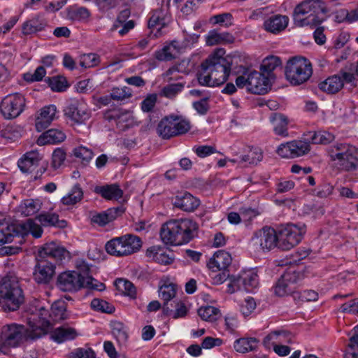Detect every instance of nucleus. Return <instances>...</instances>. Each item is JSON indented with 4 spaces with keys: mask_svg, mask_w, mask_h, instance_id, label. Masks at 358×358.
Masks as SVG:
<instances>
[{
    "mask_svg": "<svg viewBox=\"0 0 358 358\" xmlns=\"http://www.w3.org/2000/svg\"><path fill=\"white\" fill-rule=\"evenodd\" d=\"M55 273V264L48 259L37 258V264L35 266L34 277L38 283H48Z\"/></svg>",
    "mask_w": 358,
    "mask_h": 358,
    "instance_id": "obj_17",
    "label": "nucleus"
},
{
    "mask_svg": "<svg viewBox=\"0 0 358 358\" xmlns=\"http://www.w3.org/2000/svg\"><path fill=\"white\" fill-rule=\"evenodd\" d=\"M113 334L120 344L124 343L128 338L125 327L120 322H115L113 324Z\"/></svg>",
    "mask_w": 358,
    "mask_h": 358,
    "instance_id": "obj_51",
    "label": "nucleus"
},
{
    "mask_svg": "<svg viewBox=\"0 0 358 358\" xmlns=\"http://www.w3.org/2000/svg\"><path fill=\"white\" fill-rule=\"evenodd\" d=\"M329 154L331 160L339 170L352 171L358 169V148L355 146L338 143L329 148Z\"/></svg>",
    "mask_w": 358,
    "mask_h": 358,
    "instance_id": "obj_4",
    "label": "nucleus"
},
{
    "mask_svg": "<svg viewBox=\"0 0 358 358\" xmlns=\"http://www.w3.org/2000/svg\"><path fill=\"white\" fill-rule=\"evenodd\" d=\"M24 301V293L17 277L7 274L0 283V306L6 312L15 311Z\"/></svg>",
    "mask_w": 358,
    "mask_h": 358,
    "instance_id": "obj_3",
    "label": "nucleus"
},
{
    "mask_svg": "<svg viewBox=\"0 0 358 358\" xmlns=\"http://www.w3.org/2000/svg\"><path fill=\"white\" fill-rule=\"evenodd\" d=\"M99 62V56L95 53L84 54L80 57V65L84 69L96 66Z\"/></svg>",
    "mask_w": 358,
    "mask_h": 358,
    "instance_id": "obj_49",
    "label": "nucleus"
},
{
    "mask_svg": "<svg viewBox=\"0 0 358 358\" xmlns=\"http://www.w3.org/2000/svg\"><path fill=\"white\" fill-rule=\"evenodd\" d=\"M262 152L259 149L250 150L247 155L241 157V162H247L249 164L257 165L262 159Z\"/></svg>",
    "mask_w": 358,
    "mask_h": 358,
    "instance_id": "obj_55",
    "label": "nucleus"
},
{
    "mask_svg": "<svg viewBox=\"0 0 358 358\" xmlns=\"http://www.w3.org/2000/svg\"><path fill=\"white\" fill-rule=\"evenodd\" d=\"M36 218L38 220L40 223L45 227L56 226L59 228H64L66 226V221L59 220L58 215L55 213L40 214Z\"/></svg>",
    "mask_w": 358,
    "mask_h": 358,
    "instance_id": "obj_36",
    "label": "nucleus"
},
{
    "mask_svg": "<svg viewBox=\"0 0 358 358\" xmlns=\"http://www.w3.org/2000/svg\"><path fill=\"white\" fill-rule=\"evenodd\" d=\"M183 87L184 85L182 83L171 84L164 87L162 92L164 96L167 98H173L180 92Z\"/></svg>",
    "mask_w": 358,
    "mask_h": 358,
    "instance_id": "obj_61",
    "label": "nucleus"
},
{
    "mask_svg": "<svg viewBox=\"0 0 358 358\" xmlns=\"http://www.w3.org/2000/svg\"><path fill=\"white\" fill-rule=\"evenodd\" d=\"M281 64V61L279 57L271 56L265 58L260 66V70L262 73L268 77L270 74L275 69L276 67Z\"/></svg>",
    "mask_w": 358,
    "mask_h": 358,
    "instance_id": "obj_41",
    "label": "nucleus"
},
{
    "mask_svg": "<svg viewBox=\"0 0 358 358\" xmlns=\"http://www.w3.org/2000/svg\"><path fill=\"white\" fill-rule=\"evenodd\" d=\"M66 138L65 134L59 129H51L43 132L37 139L38 145L47 144H56L64 141Z\"/></svg>",
    "mask_w": 358,
    "mask_h": 358,
    "instance_id": "obj_27",
    "label": "nucleus"
},
{
    "mask_svg": "<svg viewBox=\"0 0 358 358\" xmlns=\"http://www.w3.org/2000/svg\"><path fill=\"white\" fill-rule=\"evenodd\" d=\"M57 107L55 105L44 106L39 111L35 120V127L38 131L48 127L56 118Z\"/></svg>",
    "mask_w": 358,
    "mask_h": 358,
    "instance_id": "obj_19",
    "label": "nucleus"
},
{
    "mask_svg": "<svg viewBox=\"0 0 358 358\" xmlns=\"http://www.w3.org/2000/svg\"><path fill=\"white\" fill-rule=\"evenodd\" d=\"M73 154L76 157L82 159L84 163H88L93 157L92 150L84 146H80L73 150Z\"/></svg>",
    "mask_w": 358,
    "mask_h": 358,
    "instance_id": "obj_59",
    "label": "nucleus"
},
{
    "mask_svg": "<svg viewBox=\"0 0 358 358\" xmlns=\"http://www.w3.org/2000/svg\"><path fill=\"white\" fill-rule=\"evenodd\" d=\"M76 271L64 272L57 278V286L64 292L76 291L81 287H85L83 279Z\"/></svg>",
    "mask_w": 358,
    "mask_h": 358,
    "instance_id": "obj_16",
    "label": "nucleus"
},
{
    "mask_svg": "<svg viewBox=\"0 0 358 358\" xmlns=\"http://www.w3.org/2000/svg\"><path fill=\"white\" fill-rule=\"evenodd\" d=\"M31 327H25L21 324H11L2 327L0 332V341L5 347H16L19 345L24 339L30 338Z\"/></svg>",
    "mask_w": 358,
    "mask_h": 358,
    "instance_id": "obj_8",
    "label": "nucleus"
},
{
    "mask_svg": "<svg viewBox=\"0 0 358 358\" xmlns=\"http://www.w3.org/2000/svg\"><path fill=\"white\" fill-rule=\"evenodd\" d=\"M243 289L247 292L252 291L258 285V276L252 271L243 273Z\"/></svg>",
    "mask_w": 358,
    "mask_h": 358,
    "instance_id": "obj_48",
    "label": "nucleus"
},
{
    "mask_svg": "<svg viewBox=\"0 0 358 358\" xmlns=\"http://www.w3.org/2000/svg\"><path fill=\"white\" fill-rule=\"evenodd\" d=\"M304 226L299 227L293 224L281 226L277 230L278 248L289 250L299 244L305 233Z\"/></svg>",
    "mask_w": 358,
    "mask_h": 358,
    "instance_id": "obj_9",
    "label": "nucleus"
},
{
    "mask_svg": "<svg viewBox=\"0 0 358 358\" xmlns=\"http://www.w3.org/2000/svg\"><path fill=\"white\" fill-rule=\"evenodd\" d=\"M68 255L69 252L64 248L59 246L53 242L44 245L38 250V257L48 260L52 259L55 261H61Z\"/></svg>",
    "mask_w": 358,
    "mask_h": 358,
    "instance_id": "obj_20",
    "label": "nucleus"
},
{
    "mask_svg": "<svg viewBox=\"0 0 358 358\" xmlns=\"http://www.w3.org/2000/svg\"><path fill=\"white\" fill-rule=\"evenodd\" d=\"M358 357V325L354 329V333L350 338L345 358H357Z\"/></svg>",
    "mask_w": 358,
    "mask_h": 358,
    "instance_id": "obj_43",
    "label": "nucleus"
},
{
    "mask_svg": "<svg viewBox=\"0 0 358 358\" xmlns=\"http://www.w3.org/2000/svg\"><path fill=\"white\" fill-rule=\"evenodd\" d=\"M182 245L189 243L197 234L198 224L190 219L173 220Z\"/></svg>",
    "mask_w": 358,
    "mask_h": 358,
    "instance_id": "obj_14",
    "label": "nucleus"
},
{
    "mask_svg": "<svg viewBox=\"0 0 358 358\" xmlns=\"http://www.w3.org/2000/svg\"><path fill=\"white\" fill-rule=\"evenodd\" d=\"M289 18L285 15H276L265 20L264 26L267 31L276 34L284 30L288 24Z\"/></svg>",
    "mask_w": 358,
    "mask_h": 358,
    "instance_id": "obj_26",
    "label": "nucleus"
},
{
    "mask_svg": "<svg viewBox=\"0 0 358 358\" xmlns=\"http://www.w3.org/2000/svg\"><path fill=\"white\" fill-rule=\"evenodd\" d=\"M231 255L224 250H218L208 264V268L213 272L226 270L231 264Z\"/></svg>",
    "mask_w": 358,
    "mask_h": 358,
    "instance_id": "obj_21",
    "label": "nucleus"
},
{
    "mask_svg": "<svg viewBox=\"0 0 358 358\" xmlns=\"http://www.w3.org/2000/svg\"><path fill=\"white\" fill-rule=\"evenodd\" d=\"M146 256L151 260L164 265L173 263L174 257L166 254L162 248L157 246H152L147 250Z\"/></svg>",
    "mask_w": 358,
    "mask_h": 358,
    "instance_id": "obj_29",
    "label": "nucleus"
},
{
    "mask_svg": "<svg viewBox=\"0 0 358 358\" xmlns=\"http://www.w3.org/2000/svg\"><path fill=\"white\" fill-rule=\"evenodd\" d=\"M198 314L203 320L214 322L218 319L220 310L211 306H203L198 310Z\"/></svg>",
    "mask_w": 358,
    "mask_h": 358,
    "instance_id": "obj_42",
    "label": "nucleus"
},
{
    "mask_svg": "<svg viewBox=\"0 0 358 358\" xmlns=\"http://www.w3.org/2000/svg\"><path fill=\"white\" fill-rule=\"evenodd\" d=\"M66 305L64 301H55L51 306V315L55 320H63L66 318Z\"/></svg>",
    "mask_w": 358,
    "mask_h": 358,
    "instance_id": "obj_44",
    "label": "nucleus"
},
{
    "mask_svg": "<svg viewBox=\"0 0 358 358\" xmlns=\"http://www.w3.org/2000/svg\"><path fill=\"white\" fill-rule=\"evenodd\" d=\"M334 139V136L325 131L315 132L311 136V141L314 144H328Z\"/></svg>",
    "mask_w": 358,
    "mask_h": 358,
    "instance_id": "obj_52",
    "label": "nucleus"
},
{
    "mask_svg": "<svg viewBox=\"0 0 358 358\" xmlns=\"http://www.w3.org/2000/svg\"><path fill=\"white\" fill-rule=\"evenodd\" d=\"M344 86L343 80L339 75H334L320 82L318 87L320 90L329 94L338 92Z\"/></svg>",
    "mask_w": 358,
    "mask_h": 358,
    "instance_id": "obj_24",
    "label": "nucleus"
},
{
    "mask_svg": "<svg viewBox=\"0 0 358 358\" xmlns=\"http://www.w3.org/2000/svg\"><path fill=\"white\" fill-rule=\"evenodd\" d=\"M160 236L162 241L165 244L172 245H180L182 243L178 238V234L175 230L173 220L164 223L160 229Z\"/></svg>",
    "mask_w": 358,
    "mask_h": 358,
    "instance_id": "obj_22",
    "label": "nucleus"
},
{
    "mask_svg": "<svg viewBox=\"0 0 358 358\" xmlns=\"http://www.w3.org/2000/svg\"><path fill=\"white\" fill-rule=\"evenodd\" d=\"M252 240L259 245L263 250L269 251L274 248H278L277 231L269 227H264L256 231Z\"/></svg>",
    "mask_w": 358,
    "mask_h": 358,
    "instance_id": "obj_13",
    "label": "nucleus"
},
{
    "mask_svg": "<svg viewBox=\"0 0 358 358\" xmlns=\"http://www.w3.org/2000/svg\"><path fill=\"white\" fill-rule=\"evenodd\" d=\"M96 192L104 199L108 200H117L123 195L122 190L116 184L108 185L96 188Z\"/></svg>",
    "mask_w": 358,
    "mask_h": 358,
    "instance_id": "obj_32",
    "label": "nucleus"
},
{
    "mask_svg": "<svg viewBox=\"0 0 358 358\" xmlns=\"http://www.w3.org/2000/svg\"><path fill=\"white\" fill-rule=\"evenodd\" d=\"M232 15L231 13H224L213 16L210 21H213L215 24H220L221 25H224L225 27H229L232 24Z\"/></svg>",
    "mask_w": 358,
    "mask_h": 358,
    "instance_id": "obj_64",
    "label": "nucleus"
},
{
    "mask_svg": "<svg viewBox=\"0 0 358 358\" xmlns=\"http://www.w3.org/2000/svg\"><path fill=\"white\" fill-rule=\"evenodd\" d=\"M141 247V239L131 234L113 238L106 244L107 252L117 257L129 255L137 252Z\"/></svg>",
    "mask_w": 358,
    "mask_h": 358,
    "instance_id": "obj_7",
    "label": "nucleus"
},
{
    "mask_svg": "<svg viewBox=\"0 0 358 358\" xmlns=\"http://www.w3.org/2000/svg\"><path fill=\"white\" fill-rule=\"evenodd\" d=\"M117 288L121 290L125 295L131 298H136V288L132 282L124 279H118L116 281Z\"/></svg>",
    "mask_w": 358,
    "mask_h": 358,
    "instance_id": "obj_50",
    "label": "nucleus"
},
{
    "mask_svg": "<svg viewBox=\"0 0 358 358\" xmlns=\"http://www.w3.org/2000/svg\"><path fill=\"white\" fill-rule=\"evenodd\" d=\"M31 233L34 237L40 238L43 233L42 228L33 220L29 219L23 224H12L0 222V245L13 241L14 236H20Z\"/></svg>",
    "mask_w": 358,
    "mask_h": 358,
    "instance_id": "obj_6",
    "label": "nucleus"
},
{
    "mask_svg": "<svg viewBox=\"0 0 358 358\" xmlns=\"http://www.w3.org/2000/svg\"><path fill=\"white\" fill-rule=\"evenodd\" d=\"M282 275L285 282L287 283L293 292H295L296 284L303 278V274L301 272L292 270L286 271Z\"/></svg>",
    "mask_w": 358,
    "mask_h": 358,
    "instance_id": "obj_47",
    "label": "nucleus"
},
{
    "mask_svg": "<svg viewBox=\"0 0 358 358\" xmlns=\"http://www.w3.org/2000/svg\"><path fill=\"white\" fill-rule=\"evenodd\" d=\"M77 274H80L83 279V283L85 287L102 291L105 289V285L101 282H97L96 280L90 275V266L83 260L79 259L76 262Z\"/></svg>",
    "mask_w": 358,
    "mask_h": 358,
    "instance_id": "obj_18",
    "label": "nucleus"
},
{
    "mask_svg": "<svg viewBox=\"0 0 358 358\" xmlns=\"http://www.w3.org/2000/svg\"><path fill=\"white\" fill-rule=\"evenodd\" d=\"M91 306L96 310H100L106 313H112L115 310L112 305L99 299H94L91 302Z\"/></svg>",
    "mask_w": 358,
    "mask_h": 358,
    "instance_id": "obj_56",
    "label": "nucleus"
},
{
    "mask_svg": "<svg viewBox=\"0 0 358 358\" xmlns=\"http://www.w3.org/2000/svg\"><path fill=\"white\" fill-rule=\"evenodd\" d=\"M173 116L163 118L157 125V131L159 136L164 139H169L176 136Z\"/></svg>",
    "mask_w": 358,
    "mask_h": 358,
    "instance_id": "obj_31",
    "label": "nucleus"
},
{
    "mask_svg": "<svg viewBox=\"0 0 358 358\" xmlns=\"http://www.w3.org/2000/svg\"><path fill=\"white\" fill-rule=\"evenodd\" d=\"M328 12L322 0H304L294 8V22L298 27H316L324 20Z\"/></svg>",
    "mask_w": 358,
    "mask_h": 358,
    "instance_id": "obj_2",
    "label": "nucleus"
},
{
    "mask_svg": "<svg viewBox=\"0 0 358 358\" xmlns=\"http://www.w3.org/2000/svg\"><path fill=\"white\" fill-rule=\"evenodd\" d=\"M64 116L72 124H85L91 117V111L85 102L82 99H74L65 107Z\"/></svg>",
    "mask_w": 358,
    "mask_h": 358,
    "instance_id": "obj_10",
    "label": "nucleus"
},
{
    "mask_svg": "<svg viewBox=\"0 0 358 358\" xmlns=\"http://www.w3.org/2000/svg\"><path fill=\"white\" fill-rule=\"evenodd\" d=\"M43 159V155L36 150L27 152L24 157L18 161V166L24 172H29L33 168L38 166V162Z\"/></svg>",
    "mask_w": 358,
    "mask_h": 358,
    "instance_id": "obj_25",
    "label": "nucleus"
},
{
    "mask_svg": "<svg viewBox=\"0 0 358 358\" xmlns=\"http://www.w3.org/2000/svg\"><path fill=\"white\" fill-rule=\"evenodd\" d=\"M274 292L275 294L279 296H284L289 294H294V296L295 293L296 292H293L292 289L288 286L287 283L285 282L282 275L277 282L274 287Z\"/></svg>",
    "mask_w": 358,
    "mask_h": 358,
    "instance_id": "obj_58",
    "label": "nucleus"
},
{
    "mask_svg": "<svg viewBox=\"0 0 358 358\" xmlns=\"http://www.w3.org/2000/svg\"><path fill=\"white\" fill-rule=\"evenodd\" d=\"M199 204V200L188 192L182 196H177L174 202L176 207L189 212L194 210Z\"/></svg>",
    "mask_w": 358,
    "mask_h": 358,
    "instance_id": "obj_28",
    "label": "nucleus"
},
{
    "mask_svg": "<svg viewBox=\"0 0 358 358\" xmlns=\"http://www.w3.org/2000/svg\"><path fill=\"white\" fill-rule=\"evenodd\" d=\"M234 41V37L228 32L218 33L216 31H212L206 37V43L208 45L232 43Z\"/></svg>",
    "mask_w": 358,
    "mask_h": 358,
    "instance_id": "obj_33",
    "label": "nucleus"
},
{
    "mask_svg": "<svg viewBox=\"0 0 358 358\" xmlns=\"http://www.w3.org/2000/svg\"><path fill=\"white\" fill-rule=\"evenodd\" d=\"M292 158L302 156L310 151V145L308 143L301 141L289 142Z\"/></svg>",
    "mask_w": 358,
    "mask_h": 358,
    "instance_id": "obj_45",
    "label": "nucleus"
},
{
    "mask_svg": "<svg viewBox=\"0 0 358 358\" xmlns=\"http://www.w3.org/2000/svg\"><path fill=\"white\" fill-rule=\"evenodd\" d=\"M176 295V286L175 284L170 283L163 285L159 289V296L164 301L162 308L165 315H169L172 309L169 306V301L175 298Z\"/></svg>",
    "mask_w": 358,
    "mask_h": 358,
    "instance_id": "obj_23",
    "label": "nucleus"
},
{
    "mask_svg": "<svg viewBox=\"0 0 358 358\" xmlns=\"http://www.w3.org/2000/svg\"><path fill=\"white\" fill-rule=\"evenodd\" d=\"M39 200L32 199H25L20 205L21 213L25 216H31L37 213L41 209Z\"/></svg>",
    "mask_w": 358,
    "mask_h": 358,
    "instance_id": "obj_39",
    "label": "nucleus"
},
{
    "mask_svg": "<svg viewBox=\"0 0 358 358\" xmlns=\"http://www.w3.org/2000/svg\"><path fill=\"white\" fill-rule=\"evenodd\" d=\"M83 197V192L79 185H76L71 192L62 199L63 204L66 206L74 205L80 201Z\"/></svg>",
    "mask_w": 358,
    "mask_h": 358,
    "instance_id": "obj_40",
    "label": "nucleus"
},
{
    "mask_svg": "<svg viewBox=\"0 0 358 358\" xmlns=\"http://www.w3.org/2000/svg\"><path fill=\"white\" fill-rule=\"evenodd\" d=\"M44 27V23L40 21L39 17H34L25 22L22 25V33L24 35L32 34L41 31Z\"/></svg>",
    "mask_w": 358,
    "mask_h": 358,
    "instance_id": "obj_46",
    "label": "nucleus"
},
{
    "mask_svg": "<svg viewBox=\"0 0 358 358\" xmlns=\"http://www.w3.org/2000/svg\"><path fill=\"white\" fill-rule=\"evenodd\" d=\"M131 96V90L127 87L122 88L115 87L112 90L110 97L112 99L122 101Z\"/></svg>",
    "mask_w": 358,
    "mask_h": 358,
    "instance_id": "obj_60",
    "label": "nucleus"
},
{
    "mask_svg": "<svg viewBox=\"0 0 358 358\" xmlns=\"http://www.w3.org/2000/svg\"><path fill=\"white\" fill-rule=\"evenodd\" d=\"M169 306L172 309V312L169 315L173 314V317L174 319L183 317L187 313V308L186 306L180 301H173Z\"/></svg>",
    "mask_w": 358,
    "mask_h": 358,
    "instance_id": "obj_54",
    "label": "nucleus"
},
{
    "mask_svg": "<svg viewBox=\"0 0 358 358\" xmlns=\"http://www.w3.org/2000/svg\"><path fill=\"white\" fill-rule=\"evenodd\" d=\"M38 319L35 315L30 317L28 321V324L31 327V334L33 339L40 338L41 336L46 334L52 329V324L47 317H50L51 313L44 307H41L38 310Z\"/></svg>",
    "mask_w": 358,
    "mask_h": 358,
    "instance_id": "obj_12",
    "label": "nucleus"
},
{
    "mask_svg": "<svg viewBox=\"0 0 358 358\" xmlns=\"http://www.w3.org/2000/svg\"><path fill=\"white\" fill-rule=\"evenodd\" d=\"M228 284V292L234 293L236 291L243 289V273L238 275H231Z\"/></svg>",
    "mask_w": 358,
    "mask_h": 358,
    "instance_id": "obj_57",
    "label": "nucleus"
},
{
    "mask_svg": "<svg viewBox=\"0 0 358 358\" xmlns=\"http://www.w3.org/2000/svg\"><path fill=\"white\" fill-rule=\"evenodd\" d=\"M285 72L287 80L292 85H300L311 77L312 64L303 57H294L287 61Z\"/></svg>",
    "mask_w": 358,
    "mask_h": 358,
    "instance_id": "obj_5",
    "label": "nucleus"
},
{
    "mask_svg": "<svg viewBox=\"0 0 358 358\" xmlns=\"http://www.w3.org/2000/svg\"><path fill=\"white\" fill-rule=\"evenodd\" d=\"M78 334L74 328L69 326H62L56 328L51 333V338L57 343L74 339Z\"/></svg>",
    "mask_w": 358,
    "mask_h": 358,
    "instance_id": "obj_30",
    "label": "nucleus"
},
{
    "mask_svg": "<svg viewBox=\"0 0 358 358\" xmlns=\"http://www.w3.org/2000/svg\"><path fill=\"white\" fill-rule=\"evenodd\" d=\"M271 121L273 124V129L276 134L287 136V120L285 117L281 114L275 113L271 117Z\"/></svg>",
    "mask_w": 358,
    "mask_h": 358,
    "instance_id": "obj_37",
    "label": "nucleus"
},
{
    "mask_svg": "<svg viewBox=\"0 0 358 358\" xmlns=\"http://www.w3.org/2000/svg\"><path fill=\"white\" fill-rule=\"evenodd\" d=\"M164 26V20L160 15V12H155L148 21V27L150 29L156 28L157 31Z\"/></svg>",
    "mask_w": 358,
    "mask_h": 358,
    "instance_id": "obj_62",
    "label": "nucleus"
},
{
    "mask_svg": "<svg viewBox=\"0 0 358 358\" xmlns=\"http://www.w3.org/2000/svg\"><path fill=\"white\" fill-rule=\"evenodd\" d=\"M176 43V41H173L161 50L157 51L155 52L156 59L159 61H170L174 59L178 52Z\"/></svg>",
    "mask_w": 358,
    "mask_h": 358,
    "instance_id": "obj_38",
    "label": "nucleus"
},
{
    "mask_svg": "<svg viewBox=\"0 0 358 358\" xmlns=\"http://www.w3.org/2000/svg\"><path fill=\"white\" fill-rule=\"evenodd\" d=\"M259 341L253 337L241 338L235 341L234 350L239 353H246L257 348Z\"/></svg>",
    "mask_w": 358,
    "mask_h": 358,
    "instance_id": "obj_34",
    "label": "nucleus"
},
{
    "mask_svg": "<svg viewBox=\"0 0 358 358\" xmlns=\"http://www.w3.org/2000/svg\"><path fill=\"white\" fill-rule=\"evenodd\" d=\"M90 11L85 7H70L66 10V17L71 21L88 22Z\"/></svg>",
    "mask_w": 358,
    "mask_h": 358,
    "instance_id": "obj_35",
    "label": "nucleus"
},
{
    "mask_svg": "<svg viewBox=\"0 0 358 358\" xmlns=\"http://www.w3.org/2000/svg\"><path fill=\"white\" fill-rule=\"evenodd\" d=\"M26 101L19 93L6 96L0 104V111L6 119H13L18 117L24 110Z\"/></svg>",
    "mask_w": 358,
    "mask_h": 358,
    "instance_id": "obj_11",
    "label": "nucleus"
},
{
    "mask_svg": "<svg viewBox=\"0 0 358 358\" xmlns=\"http://www.w3.org/2000/svg\"><path fill=\"white\" fill-rule=\"evenodd\" d=\"M173 124L175 125L174 129L176 130L175 131L176 136L185 134L190 129V123L185 119L178 116H173Z\"/></svg>",
    "mask_w": 358,
    "mask_h": 358,
    "instance_id": "obj_53",
    "label": "nucleus"
},
{
    "mask_svg": "<svg viewBox=\"0 0 358 358\" xmlns=\"http://www.w3.org/2000/svg\"><path fill=\"white\" fill-rule=\"evenodd\" d=\"M294 298L301 301H315L318 298V294L313 290H305L303 292H296Z\"/></svg>",
    "mask_w": 358,
    "mask_h": 358,
    "instance_id": "obj_63",
    "label": "nucleus"
},
{
    "mask_svg": "<svg viewBox=\"0 0 358 358\" xmlns=\"http://www.w3.org/2000/svg\"><path fill=\"white\" fill-rule=\"evenodd\" d=\"M224 55V49H217L201 63L197 73V80L201 85L218 86L227 80L231 72L232 59Z\"/></svg>",
    "mask_w": 358,
    "mask_h": 358,
    "instance_id": "obj_1",
    "label": "nucleus"
},
{
    "mask_svg": "<svg viewBox=\"0 0 358 358\" xmlns=\"http://www.w3.org/2000/svg\"><path fill=\"white\" fill-rule=\"evenodd\" d=\"M271 89L268 77L262 72L252 71L249 73L248 91L257 94H264Z\"/></svg>",
    "mask_w": 358,
    "mask_h": 358,
    "instance_id": "obj_15",
    "label": "nucleus"
}]
</instances>
